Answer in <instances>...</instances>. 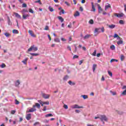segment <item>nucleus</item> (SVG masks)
<instances>
[{"label":"nucleus","instance_id":"f257e3e1","mask_svg":"<svg viewBox=\"0 0 126 126\" xmlns=\"http://www.w3.org/2000/svg\"><path fill=\"white\" fill-rule=\"evenodd\" d=\"M31 51L36 52V51H38V47H35V45H32L28 49V52H31Z\"/></svg>","mask_w":126,"mask_h":126},{"label":"nucleus","instance_id":"f03ea898","mask_svg":"<svg viewBox=\"0 0 126 126\" xmlns=\"http://www.w3.org/2000/svg\"><path fill=\"white\" fill-rule=\"evenodd\" d=\"M99 119L101 122H103L104 121L105 122H108V118H107V116L106 115H100Z\"/></svg>","mask_w":126,"mask_h":126},{"label":"nucleus","instance_id":"7ed1b4c3","mask_svg":"<svg viewBox=\"0 0 126 126\" xmlns=\"http://www.w3.org/2000/svg\"><path fill=\"white\" fill-rule=\"evenodd\" d=\"M72 109H83V106H79L78 104H75L71 106Z\"/></svg>","mask_w":126,"mask_h":126},{"label":"nucleus","instance_id":"20e7f679","mask_svg":"<svg viewBox=\"0 0 126 126\" xmlns=\"http://www.w3.org/2000/svg\"><path fill=\"white\" fill-rule=\"evenodd\" d=\"M36 111V109L34 108V107L31 108L30 109H28L26 113H33V112H35Z\"/></svg>","mask_w":126,"mask_h":126},{"label":"nucleus","instance_id":"39448f33","mask_svg":"<svg viewBox=\"0 0 126 126\" xmlns=\"http://www.w3.org/2000/svg\"><path fill=\"white\" fill-rule=\"evenodd\" d=\"M50 96H51L50 94H42V97L44 99H49V98H50Z\"/></svg>","mask_w":126,"mask_h":126},{"label":"nucleus","instance_id":"423d86ee","mask_svg":"<svg viewBox=\"0 0 126 126\" xmlns=\"http://www.w3.org/2000/svg\"><path fill=\"white\" fill-rule=\"evenodd\" d=\"M29 33L32 37H33V38L36 37V35L34 34V33L33 32V31L31 30H29Z\"/></svg>","mask_w":126,"mask_h":126},{"label":"nucleus","instance_id":"0eeeda50","mask_svg":"<svg viewBox=\"0 0 126 126\" xmlns=\"http://www.w3.org/2000/svg\"><path fill=\"white\" fill-rule=\"evenodd\" d=\"M32 107L33 108H36V107H37V109H40V108H41V105L38 103H35V105H33Z\"/></svg>","mask_w":126,"mask_h":126},{"label":"nucleus","instance_id":"6e6552de","mask_svg":"<svg viewBox=\"0 0 126 126\" xmlns=\"http://www.w3.org/2000/svg\"><path fill=\"white\" fill-rule=\"evenodd\" d=\"M115 16H117V17H123L124 16L123 13L118 14V13H115L114 14Z\"/></svg>","mask_w":126,"mask_h":126},{"label":"nucleus","instance_id":"1a4fd4ad","mask_svg":"<svg viewBox=\"0 0 126 126\" xmlns=\"http://www.w3.org/2000/svg\"><path fill=\"white\" fill-rule=\"evenodd\" d=\"M98 8V13H101L102 11H103V9H102V7L100 6L99 4H97Z\"/></svg>","mask_w":126,"mask_h":126},{"label":"nucleus","instance_id":"9d476101","mask_svg":"<svg viewBox=\"0 0 126 126\" xmlns=\"http://www.w3.org/2000/svg\"><path fill=\"white\" fill-rule=\"evenodd\" d=\"M26 118L28 121H29L30 120H31V114H27V116H26Z\"/></svg>","mask_w":126,"mask_h":126},{"label":"nucleus","instance_id":"9b49d317","mask_svg":"<svg viewBox=\"0 0 126 126\" xmlns=\"http://www.w3.org/2000/svg\"><path fill=\"white\" fill-rule=\"evenodd\" d=\"M91 37V34H87L84 37V40L89 39Z\"/></svg>","mask_w":126,"mask_h":126},{"label":"nucleus","instance_id":"f8f14e48","mask_svg":"<svg viewBox=\"0 0 126 126\" xmlns=\"http://www.w3.org/2000/svg\"><path fill=\"white\" fill-rule=\"evenodd\" d=\"M92 9H93L92 11H94V12H95V11H96V9L94 6V4H93V2H92Z\"/></svg>","mask_w":126,"mask_h":126},{"label":"nucleus","instance_id":"ddd939ff","mask_svg":"<svg viewBox=\"0 0 126 126\" xmlns=\"http://www.w3.org/2000/svg\"><path fill=\"white\" fill-rule=\"evenodd\" d=\"M29 16H30L29 14L23 15V19H27V18Z\"/></svg>","mask_w":126,"mask_h":126},{"label":"nucleus","instance_id":"4468645a","mask_svg":"<svg viewBox=\"0 0 126 126\" xmlns=\"http://www.w3.org/2000/svg\"><path fill=\"white\" fill-rule=\"evenodd\" d=\"M117 44L118 45H122V44H124V41H123V39H120L117 42Z\"/></svg>","mask_w":126,"mask_h":126},{"label":"nucleus","instance_id":"2eb2a0df","mask_svg":"<svg viewBox=\"0 0 126 126\" xmlns=\"http://www.w3.org/2000/svg\"><path fill=\"white\" fill-rule=\"evenodd\" d=\"M109 28H110V29H114V28H115V27H116V25H110L108 26Z\"/></svg>","mask_w":126,"mask_h":126},{"label":"nucleus","instance_id":"dca6fc26","mask_svg":"<svg viewBox=\"0 0 126 126\" xmlns=\"http://www.w3.org/2000/svg\"><path fill=\"white\" fill-rule=\"evenodd\" d=\"M97 67V64H94L93 65V71H95V70H96V68Z\"/></svg>","mask_w":126,"mask_h":126},{"label":"nucleus","instance_id":"f3484780","mask_svg":"<svg viewBox=\"0 0 126 126\" xmlns=\"http://www.w3.org/2000/svg\"><path fill=\"white\" fill-rule=\"evenodd\" d=\"M14 15H15L16 17H17V18H21V16L20 15H19L18 13L16 12L14 13Z\"/></svg>","mask_w":126,"mask_h":126},{"label":"nucleus","instance_id":"a211bd4d","mask_svg":"<svg viewBox=\"0 0 126 126\" xmlns=\"http://www.w3.org/2000/svg\"><path fill=\"white\" fill-rule=\"evenodd\" d=\"M80 15V13H79V12H78L77 11L74 14V16H75V17H76L77 16H79Z\"/></svg>","mask_w":126,"mask_h":126},{"label":"nucleus","instance_id":"6ab92c4d","mask_svg":"<svg viewBox=\"0 0 126 126\" xmlns=\"http://www.w3.org/2000/svg\"><path fill=\"white\" fill-rule=\"evenodd\" d=\"M111 8V4H108V5L105 6V10H107L108 8Z\"/></svg>","mask_w":126,"mask_h":126},{"label":"nucleus","instance_id":"aec40b11","mask_svg":"<svg viewBox=\"0 0 126 126\" xmlns=\"http://www.w3.org/2000/svg\"><path fill=\"white\" fill-rule=\"evenodd\" d=\"M28 61V58H26L24 61H22L24 64H27V61Z\"/></svg>","mask_w":126,"mask_h":126},{"label":"nucleus","instance_id":"412c9836","mask_svg":"<svg viewBox=\"0 0 126 126\" xmlns=\"http://www.w3.org/2000/svg\"><path fill=\"white\" fill-rule=\"evenodd\" d=\"M120 60L122 62L124 61V60H125V56L124 55H121Z\"/></svg>","mask_w":126,"mask_h":126},{"label":"nucleus","instance_id":"4be33fe9","mask_svg":"<svg viewBox=\"0 0 126 126\" xmlns=\"http://www.w3.org/2000/svg\"><path fill=\"white\" fill-rule=\"evenodd\" d=\"M68 83L69 85H75V83L72 82L71 81H69Z\"/></svg>","mask_w":126,"mask_h":126},{"label":"nucleus","instance_id":"5701e85b","mask_svg":"<svg viewBox=\"0 0 126 126\" xmlns=\"http://www.w3.org/2000/svg\"><path fill=\"white\" fill-rule=\"evenodd\" d=\"M30 55L33 57H37V56H39V54L38 53H30Z\"/></svg>","mask_w":126,"mask_h":126},{"label":"nucleus","instance_id":"b1692460","mask_svg":"<svg viewBox=\"0 0 126 126\" xmlns=\"http://www.w3.org/2000/svg\"><path fill=\"white\" fill-rule=\"evenodd\" d=\"M58 18L61 21V22H63V18L62 16H59Z\"/></svg>","mask_w":126,"mask_h":126},{"label":"nucleus","instance_id":"393cba45","mask_svg":"<svg viewBox=\"0 0 126 126\" xmlns=\"http://www.w3.org/2000/svg\"><path fill=\"white\" fill-rule=\"evenodd\" d=\"M81 97H83V99H88V96H87V95H82Z\"/></svg>","mask_w":126,"mask_h":126},{"label":"nucleus","instance_id":"a878e982","mask_svg":"<svg viewBox=\"0 0 126 126\" xmlns=\"http://www.w3.org/2000/svg\"><path fill=\"white\" fill-rule=\"evenodd\" d=\"M110 49L111 50H112V51H114V50L116 49V47H115V45H112L110 46Z\"/></svg>","mask_w":126,"mask_h":126},{"label":"nucleus","instance_id":"bb28decb","mask_svg":"<svg viewBox=\"0 0 126 126\" xmlns=\"http://www.w3.org/2000/svg\"><path fill=\"white\" fill-rule=\"evenodd\" d=\"M19 84H20V81H19V80H17V81L15 83V85L16 86H18V85H19Z\"/></svg>","mask_w":126,"mask_h":126},{"label":"nucleus","instance_id":"cd10ccee","mask_svg":"<svg viewBox=\"0 0 126 126\" xmlns=\"http://www.w3.org/2000/svg\"><path fill=\"white\" fill-rule=\"evenodd\" d=\"M12 32L14 33V34H18V31H17V30H13L12 31Z\"/></svg>","mask_w":126,"mask_h":126},{"label":"nucleus","instance_id":"c85d7f7f","mask_svg":"<svg viewBox=\"0 0 126 126\" xmlns=\"http://www.w3.org/2000/svg\"><path fill=\"white\" fill-rule=\"evenodd\" d=\"M119 23L120 24H121V25H124V24H125V22H124V20H120L119 21Z\"/></svg>","mask_w":126,"mask_h":126},{"label":"nucleus","instance_id":"c756f323","mask_svg":"<svg viewBox=\"0 0 126 126\" xmlns=\"http://www.w3.org/2000/svg\"><path fill=\"white\" fill-rule=\"evenodd\" d=\"M4 35H5L6 37H9V36L11 35L8 32H5Z\"/></svg>","mask_w":126,"mask_h":126},{"label":"nucleus","instance_id":"7c9ffc66","mask_svg":"<svg viewBox=\"0 0 126 126\" xmlns=\"http://www.w3.org/2000/svg\"><path fill=\"white\" fill-rule=\"evenodd\" d=\"M108 73L109 74V75L112 77L113 76V73H112V72H111L110 71H108Z\"/></svg>","mask_w":126,"mask_h":126},{"label":"nucleus","instance_id":"2f4dec72","mask_svg":"<svg viewBox=\"0 0 126 126\" xmlns=\"http://www.w3.org/2000/svg\"><path fill=\"white\" fill-rule=\"evenodd\" d=\"M48 9L49 10H50L51 12H53V11H54V8H53L52 7L49 6L48 7Z\"/></svg>","mask_w":126,"mask_h":126},{"label":"nucleus","instance_id":"473e14b6","mask_svg":"<svg viewBox=\"0 0 126 126\" xmlns=\"http://www.w3.org/2000/svg\"><path fill=\"white\" fill-rule=\"evenodd\" d=\"M114 62H118V60H116V59H112L110 61V63H114Z\"/></svg>","mask_w":126,"mask_h":126},{"label":"nucleus","instance_id":"72a5a7b5","mask_svg":"<svg viewBox=\"0 0 126 126\" xmlns=\"http://www.w3.org/2000/svg\"><path fill=\"white\" fill-rule=\"evenodd\" d=\"M22 13H25V12H28V10L26 9H24L22 11Z\"/></svg>","mask_w":126,"mask_h":126},{"label":"nucleus","instance_id":"f704fd0d","mask_svg":"<svg viewBox=\"0 0 126 126\" xmlns=\"http://www.w3.org/2000/svg\"><path fill=\"white\" fill-rule=\"evenodd\" d=\"M46 118H49V117H53V114H48L45 115Z\"/></svg>","mask_w":126,"mask_h":126},{"label":"nucleus","instance_id":"c9c22d12","mask_svg":"<svg viewBox=\"0 0 126 126\" xmlns=\"http://www.w3.org/2000/svg\"><path fill=\"white\" fill-rule=\"evenodd\" d=\"M67 79H68V76H65L63 78V80L66 81V80H67Z\"/></svg>","mask_w":126,"mask_h":126},{"label":"nucleus","instance_id":"e433bc0d","mask_svg":"<svg viewBox=\"0 0 126 126\" xmlns=\"http://www.w3.org/2000/svg\"><path fill=\"white\" fill-rule=\"evenodd\" d=\"M89 23L90 24H94V21H93V19H91L89 22Z\"/></svg>","mask_w":126,"mask_h":126},{"label":"nucleus","instance_id":"4c0bfd02","mask_svg":"<svg viewBox=\"0 0 126 126\" xmlns=\"http://www.w3.org/2000/svg\"><path fill=\"white\" fill-rule=\"evenodd\" d=\"M5 66H6V65H5V64L4 63H2V64L0 65V67H1V68H4V67H5Z\"/></svg>","mask_w":126,"mask_h":126},{"label":"nucleus","instance_id":"58836bf2","mask_svg":"<svg viewBox=\"0 0 126 126\" xmlns=\"http://www.w3.org/2000/svg\"><path fill=\"white\" fill-rule=\"evenodd\" d=\"M40 125V122H35V123L33 124V126H38V125Z\"/></svg>","mask_w":126,"mask_h":126},{"label":"nucleus","instance_id":"ea45409f","mask_svg":"<svg viewBox=\"0 0 126 126\" xmlns=\"http://www.w3.org/2000/svg\"><path fill=\"white\" fill-rule=\"evenodd\" d=\"M29 12H30L31 13H34V11L32 8H30L29 9Z\"/></svg>","mask_w":126,"mask_h":126},{"label":"nucleus","instance_id":"a19ab883","mask_svg":"<svg viewBox=\"0 0 126 126\" xmlns=\"http://www.w3.org/2000/svg\"><path fill=\"white\" fill-rule=\"evenodd\" d=\"M35 3H38L39 4H42V2H41V0H38L35 1Z\"/></svg>","mask_w":126,"mask_h":126},{"label":"nucleus","instance_id":"79ce46f5","mask_svg":"<svg viewBox=\"0 0 126 126\" xmlns=\"http://www.w3.org/2000/svg\"><path fill=\"white\" fill-rule=\"evenodd\" d=\"M94 33H100V32H99V29H95L94 30Z\"/></svg>","mask_w":126,"mask_h":126},{"label":"nucleus","instance_id":"37998d69","mask_svg":"<svg viewBox=\"0 0 126 126\" xmlns=\"http://www.w3.org/2000/svg\"><path fill=\"white\" fill-rule=\"evenodd\" d=\"M15 113H16V111H15V110H11V114L12 115H14L15 114Z\"/></svg>","mask_w":126,"mask_h":126},{"label":"nucleus","instance_id":"c03bdc74","mask_svg":"<svg viewBox=\"0 0 126 126\" xmlns=\"http://www.w3.org/2000/svg\"><path fill=\"white\" fill-rule=\"evenodd\" d=\"M47 110V106H44L43 107V109H42V111H43V112H45Z\"/></svg>","mask_w":126,"mask_h":126},{"label":"nucleus","instance_id":"a18cd8bd","mask_svg":"<svg viewBox=\"0 0 126 126\" xmlns=\"http://www.w3.org/2000/svg\"><path fill=\"white\" fill-rule=\"evenodd\" d=\"M110 93H112V94L113 96L117 94V93L116 92H112V91H110Z\"/></svg>","mask_w":126,"mask_h":126},{"label":"nucleus","instance_id":"49530a36","mask_svg":"<svg viewBox=\"0 0 126 126\" xmlns=\"http://www.w3.org/2000/svg\"><path fill=\"white\" fill-rule=\"evenodd\" d=\"M22 7H27V4L25 3H24L22 4Z\"/></svg>","mask_w":126,"mask_h":126},{"label":"nucleus","instance_id":"de8ad7c7","mask_svg":"<svg viewBox=\"0 0 126 126\" xmlns=\"http://www.w3.org/2000/svg\"><path fill=\"white\" fill-rule=\"evenodd\" d=\"M44 105H50V102L49 101H45L44 102Z\"/></svg>","mask_w":126,"mask_h":126},{"label":"nucleus","instance_id":"09e8293b","mask_svg":"<svg viewBox=\"0 0 126 126\" xmlns=\"http://www.w3.org/2000/svg\"><path fill=\"white\" fill-rule=\"evenodd\" d=\"M75 46V51L74 52V53H76V52H77V47H76V45H74Z\"/></svg>","mask_w":126,"mask_h":126},{"label":"nucleus","instance_id":"8fccbe9b","mask_svg":"<svg viewBox=\"0 0 126 126\" xmlns=\"http://www.w3.org/2000/svg\"><path fill=\"white\" fill-rule=\"evenodd\" d=\"M73 60L75 59H78V56L77 55H74L73 57Z\"/></svg>","mask_w":126,"mask_h":126},{"label":"nucleus","instance_id":"3c124183","mask_svg":"<svg viewBox=\"0 0 126 126\" xmlns=\"http://www.w3.org/2000/svg\"><path fill=\"white\" fill-rule=\"evenodd\" d=\"M55 42H57L58 43H60V39H59V38H56L54 39Z\"/></svg>","mask_w":126,"mask_h":126},{"label":"nucleus","instance_id":"603ef678","mask_svg":"<svg viewBox=\"0 0 126 126\" xmlns=\"http://www.w3.org/2000/svg\"><path fill=\"white\" fill-rule=\"evenodd\" d=\"M63 108H64V109H68V106H67V105L66 104H64Z\"/></svg>","mask_w":126,"mask_h":126},{"label":"nucleus","instance_id":"864d4df0","mask_svg":"<svg viewBox=\"0 0 126 126\" xmlns=\"http://www.w3.org/2000/svg\"><path fill=\"white\" fill-rule=\"evenodd\" d=\"M15 104L16 105H18V104H19V101L18 100H17V99H15Z\"/></svg>","mask_w":126,"mask_h":126},{"label":"nucleus","instance_id":"5fc2aeb1","mask_svg":"<svg viewBox=\"0 0 126 126\" xmlns=\"http://www.w3.org/2000/svg\"><path fill=\"white\" fill-rule=\"evenodd\" d=\"M118 36L119 35H118V34L115 33L114 35V38H118Z\"/></svg>","mask_w":126,"mask_h":126},{"label":"nucleus","instance_id":"6e6d98bb","mask_svg":"<svg viewBox=\"0 0 126 126\" xmlns=\"http://www.w3.org/2000/svg\"><path fill=\"white\" fill-rule=\"evenodd\" d=\"M67 49H68V50H69V51L71 52V47H70V46H68L67 47Z\"/></svg>","mask_w":126,"mask_h":126},{"label":"nucleus","instance_id":"4d7b16f0","mask_svg":"<svg viewBox=\"0 0 126 126\" xmlns=\"http://www.w3.org/2000/svg\"><path fill=\"white\" fill-rule=\"evenodd\" d=\"M96 51L94 50V53L92 54V56H96Z\"/></svg>","mask_w":126,"mask_h":126},{"label":"nucleus","instance_id":"13d9d810","mask_svg":"<svg viewBox=\"0 0 126 126\" xmlns=\"http://www.w3.org/2000/svg\"><path fill=\"white\" fill-rule=\"evenodd\" d=\"M101 81H105V78L104 77V76H102L101 79Z\"/></svg>","mask_w":126,"mask_h":126},{"label":"nucleus","instance_id":"bf43d9fd","mask_svg":"<svg viewBox=\"0 0 126 126\" xmlns=\"http://www.w3.org/2000/svg\"><path fill=\"white\" fill-rule=\"evenodd\" d=\"M44 30H49V27L48 26H46L44 28Z\"/></svg>","mask_w":126,"mask_h":126},{"label":"nucleus","instance_id":"052dcab7","mask_svg":"<svg viewBox=\"0 0 126 126\" xmlns=\"http://www.w3.org/2000/svg\"><path fill=\"white\" fill-rule=\"evenodd\" d=\"M65 4H66V5H67V6H69V3H68V2L67 1H65Z\"/></svg>","mask_w":126,"mask_h":126},{"label":"nucleus","instance_id":"680f3d73","mask_svg":"<svg viewBox=\"0 0 126 126\" xmlns=\"http://www.w3.org/2000/svg\"><path fill=\"white\" fill-rule=\"evenodd\" d=\"M100 56H101V53H97V54H96V57H97V58L100 57Z\"/></svg>","mask_w":126,"mask_h":126},{"label":"nucleus","instance_id":"e2e57ef3","mask_svg":"<svg viewBox=\"0 0 126 126\" xmlns=\"http://www.w3.org/2000/svg\"><path fill=\"white\" fill-rule=\"evenodd\" d=\"M82 63H83V61L82 60L80 61L79 64L81 65V64H82Z\"/></svg>","mask_w":126,"mask_h":126},{"label":"nucleus","instance_id":"0e129e2a","mask_svg":"<svg viewBox=\"0 0 126 126\" xmlns=\"http://www.w3.org/2000/svg\"><path fill=\"white\" fill-rule=\"evenodd\" d=\"M61 12H62V13H63V14H64V10L62 9L61 11Z\"/></svg>","mask_w":126,"mask_h":126},{"label":"nucleus","instance_id":"69168bd1","mask_svg":"<svg viewBox=\"0 0 126 126\" xmlns=\"http://www.w3.org/2000/svg\"><path fill=\"white\" fill-rule=\"evenodd\" d=\"M62 41H63V42H65V41H66V39H64L63 38H61Z\"/></svg>","mask_w":126,"mask_h":126},{"label":"nucleus","instance_id":"338daca9","mask_svg":"<svg viewBox=\"0 0 126 126\" xmlns=\"http://www.w3.org/2000/svg\"><path fill=\"white\" fill-rule=\"evenodd\" d=\"M48 38L49 39V40L51 41L52 40V38L51 37V36H50V34L48 35Z\"/></svg>","mask_w":126,"mask_h":126},{"label":"nucleus","instance_id":"774afa93","mask_svg":"<svg viewBox=\"0 0 126 126\" xmlns=\"http://www.w3.org/2000/svg\"><path fill=\"white\" fill-rule=\"evenodd\" d=\"M75 113H77L78 114L80 111L79 110L76 109L75 110Z\"/></svg>","mask_w":126,"mask_h":126}]
</instances>
